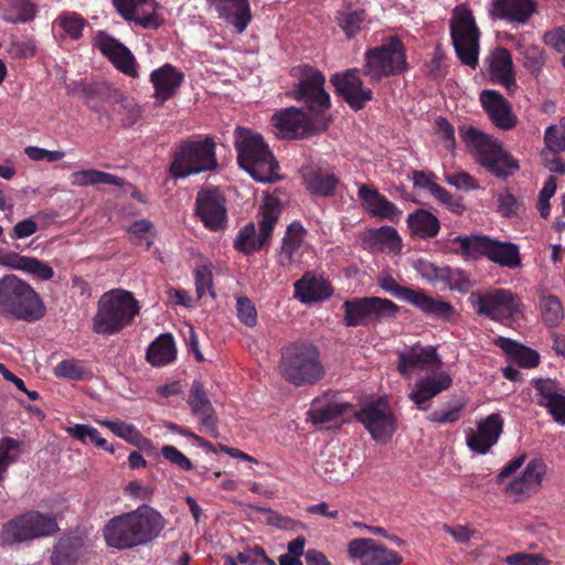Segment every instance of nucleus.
Segmentation results:
<instances>
[{
	"label": "nucleus",
	"mask_w": 565,
	"mask_h": 565,
	"mask_svg": "<svg viewBox=\"0 0 565 565\" xmlns=\"http://www.w3.org/2000/svg\"><path fill=\"white\" fill-rule=\"evenodd\" d=\"M452 384V377L449 373L439 371L429 375L419 377L408 394V398L420 411H426L427 402L447 391Z\"/></svg>",
	"instance_id": "obj_26"
},
{
	"label": "nucleus",
	"mask_w": 565,
	"mask_h": 565,
	"mask_svg": "<svg viewBox=\"0 0 565 565\" xmlns=\"http://www.w3.org/2000/svg\"><path fill=\"white\" fill-rule=\"evenodd\" d=\"M218 18L243 33L252 20L248 0H207Z\"/></svg>",
	"instance_id": "obj_32"
},
{
	"label": "nucleus",
	"mask_w": 565,
	"mask_h": 565,
	"mask_svg": "<svg viewBox=\"0 0 565 565\" xmlns=\"http://www.w3.org/2000/svg\"><path fill=\"white\" fill-rule=\"evenodd\" d=\"M267 244L259 233L256 234L255 224L252 222L243 226L234 239L235 249L246 255L260 250Z\"/></svg>",
	"instance_id": "obj_49"
},
{
	"label": "nucleus",
	"mask_w": 565,
	"mask_h": 565,
	"mask_svg": "<svg viewBox=\"0 0 565 565\" xmlns=\"http://www.w3.org/2000/svg\"><path fill=\"white\" fill-rule=\"evenodd\" d=\"M236 311L238 320L246 327L253 328L257 324V310L249 298L238 296L236 298Z\"/></svg>",
	"instance_id": "obj_59"
},
{
	"label": "nucleus",
	"mask_w": 565,
	"mask_h": 565,
	"mask_svg": "<svg viewBox=\"0 0 565 565\" xmlns=\"http://www.w3.org/2000/svg\"><path fill=\"white\" fill-rule=\"evenodd\" d=\"M315 471L329 482H343L351 475L347 461L342 457L328 451L320 454L315 465Z\"/></svg>",
	"instance_id": "obj_36"
},
{
	"label": "nucleus",
	"mask_w": 565,
	"mask_h": 565,
	"mask_svg": "<svg viewBox=\"0 0 565 565\" xmlns=\"http://www.w3.org/2000/svg\"><path fill=\"white\" fill-rule=\"evenodd\" d=\"M480 103L498 128L509 130L516 125V117L512 113L510 103L497 90H482Z\"/></svg>",
	"instance_id": "obj_29"
},
{
	"label": "nucleus",
	"mask_w": 565,
	"mask_h": 565,
	"mask_svg": "<svg viewBox=\"0 0 565 565\" xmlns=\"http://www.w3.org/2000/svg\"><path fill=\"white\" fill-rule=\"evenodd\" d=\"M140 306L132 292L113 289L103 294L97 302V311L92 320V329L97 334L111 335L128 327L139 315Z\"/></svg>",
	"instance_id": "obj_3"
},
{
	"label": "nucleus",
	"mask_w": 565,
	"mask_h": 565,
	"mask_svg": "<svg viewBox=\"0 0 565 565\" xmlns=\"http://www.w3.org/2000/svg\"><path fill=\"white\" fill-rule=\"evenodd\" d=\"M431 195L445 205L449 211L456 214H462L466 210L462 201L460 199L454 198L446 189L440 186H434V192Z\"/></svg>",
	"instance_id": "obj_61"
},
{
	"label": "nucleus",
	"mask_w": 565,
	"mask_h": 565,
	"mask_svg": "<svg viewBox=\"0 0 565 565\" xmlns=\"http://www.w3.org/2000/svg\"><path fill=\"white\" fill-rule=\"evenodd\" d=\"M491 81L513 92L516 88V79L513 61L510 52L499 47L493 50L486 60Z\"/></svg>",
	"instance_id": "obj_34"
},
{
	"label": "nucleus",
	"mask_w": 565,
	"mask_h": 565,
	"mask_svg": "<svg viewBox=\"0 0 565 565\" xmlns=\"http://www.w3.org/2000/svg\"><path fill=\"white\" fill-rule=\"evenodd\" d=\"M364 58V74L372 83L398 75L407 68L404 45L396 38H390L382 45L367 50Z\"/></svg>",
	"instance_id": "obj_9"
},
{
	"label": "nucleus",
	"mask_w": 565,
	"mask_h": 565,
	"mask_svg": "<svg viewBox=\"0 0 565 565\" xmlns=\"http://www.w3.org/2000/svg\"><path fill=\"white\" fill-rule=\"evenodd\" d=\"M217 167L215 142L211 137H195L181 141L173 150L170 174L183 179L213 171Z\"/></svg>",
	"instance_id": "obj_6"
},
{
	"label": "nucleus",
	"mask_w": 565,
	"mask_h": 565,
	"mask_svg": "<svg viewBox=\"0 0 565 565\" xmlns=\"http://www.w3.org/2000/svg\"><path fill=\"white\" fill-rule=\"evenodd\" d=\"M492 238L488 236H456L452 239L454 244L458 245L455 253L461 255L466 259H478L487 257L491 246Z\"/></svg>",
	"instance_id": "obj_41"
},
{
	"label": "nucleus",
	"mask_w": 565,
	"mask_h": 565,
	"mask_svg": "<svg viewBox=\"0 0 565 565\" xmlns=\"http://www.w3.org/2000/svg\"><path fill=\"white\" fill-rule=\"evenodd\" d=\"M147 361L153 366H163L177 358V348L173 337L169 333L160 334L147 350Z\"/></svg>",
	"instance_id": "obj_39"
},
{
	"label": "nucleus",
	"mask_w": 565,
	"mask_h": 565,
	"mask_svg": "<svg viewBox=\"0 0 565 565\" xmlns=\"http://www.w3.org/2000/svg\"><path fill=\"white\" fill-rule=\"evenodd\" d=\"M188 404L191 407L192 414L201 418V430L216 438L218 436V419L201 382H193Z\"/></svg>",
	"instance_id": "obj_28"
},
{
	"label": "nucleus",
	"mask_w": 565,
	"mask_h": 565,
	"mask_svg": "<svg viewBox=\"0 0 565 565\" xmlns=\"http://www.w3.org/2000/svg\"><path fill=\"white\" fill-rule=\"evenodd\" d=\"M355 416L377 443H386L396 430V419L385 398L369 403Z\"/></svg>",
	"instance_id": "obj_16"
},
{
	"label": "nucleus",
	"mask_w": 565,
	"mask_h": 565,
	"mask_svg": "<svg viewBox=\"0 0 565 565\" xmlns=\"http://www.w3.org/2000/svg\"><path fill=\"white\" fill-rule=\"evenodd\" d=\"M503 419L499 414H491L477 425V429L466 430L467 447L477 455H486L502 434Z\"/></svg>",
	"instance_id": "obj_23"
},
{
	"label": "nucleus",
	"mask_w": 565,
	"mask_h": 565,
	"mask_svg": "<svg viewBox=\"0 0 565 565\" xmlns=\"http://www.w3.org/2000/svg\"><path fill=\"white\" fill-rule=\"evenodd\" d=\"M408 227L420 238H433L440 230L439 220L426 210H417L408 215Z\"/></svg>",
	"instance_id": "obj_43"
},
{
	"label": "nucleus",
	"mask_w": 565,
	"mask_h": 565,
	"mask_svg": "<svg viewBox=\"0 0 565 565\" xmlns=\"http://www.w3.org/2000/svg\"><path fill=\"white\" fill-rule=\"evenodd\" d=\"M36 15V6L32 0H6L3 19L11 23L32 21Z\"/></svg>",
	"instance_id": "obj_47"
},
{
	"label": "nucleus",
	"mask_w": 565,
	"mask_h": 565,
	"mask_svg": "<svg viewBox=\"0 0 565 565\" xmlns=\"http://www.w3.org/2000/svg\"><path fill=\"white\" fill-rule=\"evenodd\" d=\"M516 50L521 55L523 67L534 76L540 75L546 63L545 51L539 45L522 44L521 42L518 43Z\"/></svg>",
	"instance_id": "obj_48"
},
{
	"label": "nucleus",
	"mask_w": 565,
	"mask_h": 565,
	"mask_svg": "<svg viewBox=\"0 0 565 565\" xmlns=\"http://www.w3.org/2000/svg\"><path fill=\"white\" fill-rule=\"evenodd\" d=\"M358 196L363 207L374 217L395 222L402 215V211L373 186L360 184Z\"/></svg>",
	"instance_id": "obj_33"
},
{
	"label": "nucleus",
	"mask_w": 565,
	"mask_h": 565,
	"mask_svg": "<svg viewBox=\"0 0 565 565\" xmlns=\"http://www.w3.org/2000/svg\"><path fill=\"white\" fill-rule=\"evenodd\" d=\"M65 431L82 443H86V440L88 439L96 447L105 448L110 454L115 451L114 447L108 446L106 439L100 437L99 431L89 425L76 424L74 426L66 427Z\"/></svg>",
	"instance_id": "obj_54"
},
{
	"label": "nucleus",
	"mask_w": 565,
	"mask_h": 565,
	"mask_svg": "<svg viewBox=\"0 0 565 565\" xmlns=\"http://www.w3.org/2000/svg\"><path fill=\"white\" fill-rule=\"evenodd\" d=\"M306 234L307 231L298 222H294L287 227L281 247L277 255L278 264L280 266L289 267L294 263L295 255L302 245Z\"/></svg>",
	"instance_id": "obj_37"
},
{
	"label": "nucleus",
	"mask_w": 565,
	"mask_h": 565,
	"mask_svg": "<svg viewBox=\"0 0 565 565\" xmlns=\"http://www.w3.org/2000/svg\"><path fill=\"white\" fill-rule=\"evenodd\" d=\"M509 565H550V561L537 554L515 553L507 556Z\"/></svg>",
	"instance_id": "obj_64"
},
{
	"label": "nucleus",
	"mask_w": 565,
	"mask_h": 565,
	"mask_svg": "<svg viewBox=\"0 0 565 565\" xmlns=\"http://www.w3.org/2000/svg\"><path fill=\"white\" fill-rule=\"evenodd\" d=\"M497 343L511 356V359L524 367H534L540 362V355L536 351L518 342L507 338H499Z\"/></svg>",
	"instance_id": "obj_46"
},
{
	"label": "nucleus",
	"mask_w": 565,
	"mask_h": 565,
	"mask_svg": "<svg viewBox=\"0 0 565 565\" xmlns=\"http://www.w3.org/2000/svg\"><path fill=\"white\" fill-rule=\"evenodd\" d=\"M57 530L54 516L30 511L7 522L0 531V540L4 544L19 543L52 535Z\"/></svg>",
	"instance_id": "obj_11"
},
{
	"label": "nucleus",
	"mask_w": 565,
	"mask_h": 565,
	"mask_svg": "<svg viewBox=\"0 0 565 565\" xmlns=\"http://www.w3.org/2000/svg\"><path fill=\"white\" fill-rule=\"evenodd\" d=\"M183 82L184 74L169 63L153 70L150 74V83L153 86L152 98L154 104L161 106L173 98Z\"/></svg>",
	"instance_id": "obj_25"
},
{
	"label": "nucleus",
	"mask_w": 565,
	"mask_h": 565,
	"mask_svg": "<svg viewBox=\"0 0 565 565\" xmlns=\"http://www.w3.org/2000/svg\"><path fill=\"white\" fill-rule=\"evenodd\" d=\"M469 302L477 315L495 321L512 319L522 312L521 299L508 289L475 291Z\"/></svg>",
	"instance_id": "obj_12"
},
{
	"label": "nucleus",
	"mask_w": 565,
	"mask_h": 565,
	"mask_svg": "<svg viewBox=\"0 0 565 565\" xmlns=\"http://www.w3.org/2000/svg\"><path fill=\"white\" fill-rule=\"evenodd\" d=\"M462 405H448L443 409L430 413L427 419L431 423L451 424L459 420Z\"/></svg>",
	"instance_id": "obj_62"
},
{
	"label": "nucleus",
	"mask_w": 565,
	"mask_h": 565,
	"mask_svg": "<svg viewBox=\"0 0 565 565\" xmlns=\"http://www.w3.org/2000/svg\"><path fill=\"white\" fill-rule=\"evenodd\" d=\"M303 180L307 189L312 194L322 196L333 195L339 183V179L333 173L321 170L309 171L303 175Z\"/></svg>",
	"instance_id": "obj_44"
},
{
	"label": "nucleus",
	"mask_w": 565,
	"mask_h": 565,
	"mask_svg": "<svg viewBox=\"0 0 565 565\" xmlns=\"http://www.w3.org/2000/svg\"><path fill=\"white\" fill-rule=\"evenodd\" d=\"M545 472L546 465L543 460H530L523 472L507 484V493L515 497L532 495L541 488Z\"/></svg>",
	"instance_id": "obj_30"
},
{
	"label": "nucleus",
	"mask_w": 565,
	"mask_h": 565,
	"mask_svg": "<svg viewBox=\"0 0 565 565\" xmlns=\"http://www.w3.org/2000/svg\"><path fill=\"white\" fill-rule=\"evenodd\" d=\"M196 214L211 231H222L227 225L225 199L217 189H202L196 195Z\"/></svg>",
	"instance_id": "obj_18"
},
{
	"label": "nucleus",
	"mask_w": 565,
	"mask_h": 565,
	"mask_svg": "<svg viewBox=\"0 0 565 565\" xmlns=\"http://www.w3.org/2000/svg\"><path fill=\"white\" fill-rule=\"evenodd\" d=\"M348 553L361 565H401L403 557L397 552L379 544L373 539H354L348 545Z\"/></svg>",
	"instance_id": "obj_20"
},
{
	"label": "nucleus",
	"mask_w": 565,
	"mask_h": 565,
	"mask_svg": "<svg viewBox=\"0 0 565 565\" xmlns=\"http://www.w3.org/2000/svg\"><path fill=\"white\" fill-rule=\"evenodd\" d=\"M86 25L87 21L81 14L73 11H64L54 20V26H58L62 30L61 36L73 41H77L83 36Z\"/></svg>",
	"instance_id": "obj_45"
},
{
	"label": "nucleus",
	"mask_w": 565,
	"mask_h": 565,
	"mask_svg": "<svg viewBox=\"0 0 565 565\" xmlns=\"http://www.w3.org/2000/svg\"><path fill=\"white\" fill-rule=\"evenodd\" d=\"M99 425L108 428L113 434H115L117 437L124 439L125 441L134 445L138 435L140 434L139 429L129 423L118 420H106V419H97L96 420Z\"/></svg>",
	"instance_id": "obj_56"
},
{
	"label": "nucleus",
	"mask_w": 565,
	"mask_h": 565,
	"mask_svg": "<svg viewBox=\"0 0 565 565\" xmlns=\"http://www.w3.org/2000/svg\"><path fill=\"white\" fill-rule=\"evenodd\" d=\"M163 516L149 505H141L108 521L103 530L107 545L130 548L156 539L164 529Z\"/></svg>",
	"instance_id": "obj_1"
},
{
	"label": "nucleus",
	"mask_w": 565,
	"mask_h": 565,
	"mask_svg": "<svg viewBox=\"0 0 565 565\" xmlns=\"http://www.w3.org/2000/svg\"><path fill=\"white\" fill-rule=\"evenodd\" d=\"M330 285L312 273H306L295 282V297L303 303L315 302L331 296Z\"/></svg>",
	"instance_id": "obj_35"
},
{
	"label": "nucleus",
	"mask_w": 565,
	"mask_h": 565,
	"mask_svg": "<svg viewBox=\"0 0 565 565\" xmlns=\"http://www.w3.org/2000/svg\"><path fill=\"white\" fill-rule=\"evenodd\" d=\"M52 565H74L75 563V551L71 540L61 539L52 553L51 556Z\"/></svg>",
	"instance_id": "obj_58"
},
{
	"label": "nucleus",
	"mask_w": 565,
	"mask_h": 565,
	"mask_svg": "<svg viewBox=\"0 0 565 565\" xmlns=\"http://www.w3.org/2000/svg\"><path fill=\"white\" fill-rule=\"evenodd\" d=\"M94 45L118 71L132 78L139 76L135 56L118 40L108 35L105 31H98L94 38Z\"/></svg>",
	"instance_id": "obj_21"
},
{
	"label": "nucleus",
	"mask_w": 565,
	"mask_h": 565,
	"mask_svg": "<svg viewBox=\"0 0 565 565\" xmlns=\"http://www.w3.org/2000/svg\"><path fill=\"white\" fill-rule=\"evenodd\" d=\"M118 13L146 30H157L163 24L159 4L154 0H113Z\"/></svg>",
	"instance_id": "obj_19"
},
{
	"label": "nucleus",
	"mask_w": 565,
	"mask_h": 565,
	"mask_svg": "<svg viewBox=\"0 0 565 565\" xmlns=\"http://www.w3.org/2000/svg\"><path fill=\"white\" fill-rule=\"evenodd\" d=\"M259 213L262 216L259 221V234L262 238L266 239L268 243L280 213L278 200L274 196H266Z\"/></svg>",
	"instance_id": "obj_50"
},
{
	"label": "nucleus",
	"mask_w": 565,
	"mask_h": 565,
	"mask_svg": "<svg viewBox=\"0 0 565 565\" xmlns=\"http://www.w3.org/2000/svg\"><path fill=\"white\" fill-rule=\"evenodd\" d=\"M349 407L348 403L324 396L313 401L309 415L315 424H324L342 417Z\"/></svg>",
	"instance_id": "obj_38"
},
{
	"label": "nucleus",
	"mask_w": 565,
	"mask_h": 565,
	"mask_svg": "<svg viewBox=\"0 0 565 565\" xmlns=\"http://www.w3.org/2000/svg\"><path fill=\"white\" fill-rule=\"evenodd\" d=\"M363 11H343L339 13L338 21L341 29L345 32L348 38H353L361 29L364 22Z\"/></svg>",
	"instance_id": "obj_57"
},
{
	"label": "nucleus",
	"mask_w": 565,
	"mask_h": 565,
	"mask_svg": "<svg viewBox=\"0 0 565 565\" xmlns=\"http://www.w3.org/2000/svg\"><path fill=\"white\" fill-rule=\"evenodd\" d=\"M53 374L56 377L70 381H79L90 375L89 369L83 361L67 359L61 361L54 369Z\"/></svg>",
	"instance_id": "obj_53"
},
{
	"label": "nucleus",
	"mask_w": 565,
	"mask_h": 565,
	"mask_svg": "<svg viewBox=\"0 0 565 565\" xmlns=\"http://www.w3.org/2000/svg\"><path fill=\"white\" fill-rule=\"evenodd\" d=\"M234 146L239 167L254 180L271 183L279 179V164L260 134L238 126L234 131Z\"/></svg>",
	"instance_id": "obj_2"
},
{
	"label": "nucleus",
	"mask_w": 565,
	"mask_h": 565,
	"mask_svg": "<svg viewBox=\"0 0 565 565\" xmlns=\"http://www.w3.org/2000/svg\"><path fill=\"white\" fill-rule=\"evenodd\" d=\"M279 370L295 385L313 384L324 374L317 348L308 343L287 347L282 352Z\"/></svg>",
	"instance_id": "obj_7"
},
{
	"label": "nucleus",
	"mask_w": 565,
	"mask_h": 565,
	"mask_svg": "<svg viewBox=\"0 0 565 565\" xmlns=\"http://www.w3.org/2000/svg\"><path fill=\"white\" fill-rule=\"evenodd\" d=\"M379 284L385 291L413 305L428 316L449 319L456 313L455 308L449 302L433 298L420 289L415 290L407 287H401L388 274H382L379 277Z\"/></svg>",
	"instance_id": "obj_13"
},
{
	"label": "nucleus",
	"mask_w": 565,
	"mask_h": 565,
	"mask_svg": "<svg viewBox=\"0 0 565 565\" xmlns=\"http://www.w3.org/2000/svg\"><path fill=\"white\" fill-rule=\"evenodd\" d=\"M537 392V404L545 407L553 419L565 426V390L556 381L540 379L534 381Z\"/></svg>",
	"instance_id": "obj_27"
},
{
	"label": "nucleus",
	"mask_w": 565,
	"mask_h": 565,
	"mask_svg": "<svg viewBox=\"0 0 565 565\" xmlns=\"http://www.w3.org/2000/svg\"><path fill=\"white\" fill-rule=\"evenodd\" d=\"M22 452V443L11 437L0 439V482L8 468L18 461Z\"/></svg>",
	"instance_id": "obj_52"
},
{
	"label": "nucleus",
	"mask_w": 565,
	"mask_h": 565,
	"mask_svg": "<svg viewBox=\"0 0 565 565\" xmlns=\"http://www.w3.org/2000/svg\"><path fill=\"white\" fill-rule=\"evenodd\" d=\"M544 141L546 148L554 153L565 151V135L562 134L555 125H551L546 128Z\"/></svg>",
	"instance_id": "obj_63"
},
{
	"label": "nucleus",
	"mask_w": 565,
	"mask_h": 565,
	"mask_svg": "<svg viewBox=\"0 0 565 565\" xmlns=\"http://www.w3.org/2000/svg\"><path fill=\"white\" fill-rule=\"evenodd\" d=\"M294 72L299 79L294 97L303 100L315 115H326L330 107V96L324 89L323 74L308 65L299 66Z\"/></svg>",
	"instance_id": "obj_14"
},
{
	"label": "nucleus",
	"mask_w": 565,
	"mask_h": 565,
	"mask_svg": "<svg viewBox=\"0 0 565 565\" xmlns=\"http://www.w3.org/2000/svg\"><path fill=\"white\" fill-rule=\"evenodd\" d=\"M450 36L461 64L475 70L479 63L480 31L472 12L463 6H458L452 11Z\"/></svg>",
	"instance_id": "obj_8"
},
{
	"label": "nucleus",
	"mask_w": 565,
	"mask_h": 565,
	"mask_svg": "<svg viewBox=\"0 0 565 565\" xmlns=\"http://www.w3.org/2000/svg\"><path fill=\"white\" fill-rule=\"evenodd\" d=\"M459 135L476 161L491 174L507 178L519 169L518 161L493 137L471 126H461Z\"/></svg>",
	"instance_id": "obj_5"
},
{
	"label": "nucleus",
	"mask_w": 565,
	"mask_h": 565,
	"mask_svg": "<svg viewBox=\"0 0 565 565\" xmlns=\"http://www.w3.org/2000/svg\"><path fill=\"white\" fill-rule=\"evenodd\" d=\"M397 371L404 377H412L416 371L439 370L441 359L433 345L416 343L397 352Z\"/></svg>",
	"instance_id": "obj_17"
},
{
	"label": "nucleus",
	"mask_w": 565,
	"mask_h": 565,
	"mask_svg": "<svg viewBox=\"0 0 565 565\" xmlns=\"http://www.w3.org/2000/svg\"><path fill=\"white\" fill-rule=\"evenodd\" d=\"M195 291L199 299L205 295L214 297L212 271L207 266L196 267L194 270Z\"/></svg>",
	"instance_id": "obj_60"
},
{
	"label": "nucleus",
	"mask_w": 565,
	"mask_h": 565,
	"mask_svg": "<svg viewBox=\"0 0 565 565\" xmlns=\"http://www.w3.org/2000/svg\"><path fill=\"white\" fill-rule=\"evenodd\" d=\"M330 121L327 115L310 116L295 107L281 109L271 117L274 132L281 139H298L323 131Z\"/></svg>",
	"instance_id": "obj_10"
},
{
	"label": "nucleus",
	"mask_w": 565,
	"mask_h": 565,
	"mask_svg": "<svg viewBox=\"0 0 565 565\" xmlns=\"http://www.w3.org/2000/svg\"><path fill=\"white\" fill-rule=\"evenodd\" d=\"M541 317L548 328H556L564 319V309L559 299L554 295H543L540 300Z\"/></svg>",
	"instance_id": "obj_51"
},
{
	"label": "nucleus",
	"mask_w": 565,
	"mask_h": 565,
	"mask_svg": "<svg viewBox=\"0 0 565 565\" xmlns=\"http://www.w3.org/2000/svg\"><path fill=\"white\" fill-rule=\"evenodd\" d=\"M70 182L75 186H88L98 184L122 186L125 183L124 180L118 175L92 168L72 172L70 174Z\"/></svg>",
	"instance_id": "obj_42"
},
{
	"label": "nucleus",
	"mask_w": 565,
	"mask_h": 565,
	"mask_svg": "<svg viewBox=\"0 0 565 565\" xmlns=\"http://www.w3.org/2000/svg\"><path fill=\"white\" fill-rule=\"evenodd\" d=\"M534 0H492L490 14L513 25H523L534 13Z\"/></svg>",
	"instance_id": "obj_31"
},
{
	"label": "nucleus",
	"mask_w": 565,
	"mask_h": 565,
	"mask_svg": "<svg viewBox=\"0 0 565 565\" xmlns=\"http://www.w3.org/2000/svg\"><path fill=\"white\" fill-rule=\"evenodd\" d=\"M343 308V322L347 327L366 326L373 321L394 318L398 312V307L393 301L379 297L347 300Z\"/></svg>",
	"instance_id": "obj_15"
},
{
	"label": "nucleus",
	"mask_w": 565,
	"mask_h": 565,
	"mask_svg": "<svg viewBox=\"0 0 565 565\" xmlns=\"http://www.w3.org/2000/svg\"><path fill=\"white\" fill-rule=\"evenodd\" d=\"M417 273L427 281L441 282L451 290L467 292L471 286L469 277L462 269L449 266H437L427 260H417L414 265Z\"/></svg>",
	"instance_id": "obj_24"
},
{
	"label": "nucleus",
	"mask_w": 565,
	"mask_h": 565,
	"mask_svg": "<svg viewBox=\"0 0 565 565\" xmlns=\"http://www.w3.org/2000/svg\"><path fill=\"white\" fill-rule=\"evenodd\" d=\"M331 82L337 93L354 110L362 109L373 97L372 90L364 87L360 77V71L356 68L349 70L341 74H334Z\"/></svg>",
	"instance_id": "obj_22"
},
{
	"label": "nucleus",
	"mask_w": 565,
	"mask_h": 565,
	"mask_svg": "<svg viewBox=\"0 0 565 565\" xmlns=\"http://www.w3.org/2000/svg\"><path fill=\"white\" fill-rule=\"evenodd\" d=\"M45 311L44 302L30 284L15 275L0 278V316L33 322Z\"/></svg>",
	"instance_id": "obj_4"
},
{
	"label": "nucleus",
	"mask_w": 565,
	"mask_h": 565,
	"mask_svg": "<svg viewBox=\"0 0 565 565\" xmlns=\"http://www.w3.org/2000/svg\"><path fill=\"white\" fill-rule=\"evenodd\" d=\"M374 245L379 249H386L397 254L402 249V239L395 228L383 226L374 231Z\"/></svg>",
	"instance_id": "obj_55"
},
{
	"label": "nucleus",
	"mask_w": 565,
	"mask_h": 565,
	"mask_svg": "<svg viewBox=\"0 0 565 565\" xmlns=\"http://www.w3.org/2000/svg\"><path fill=\"white\" fill-rule=\"evenodd\" d=\"M487 258L511 269L519 268L522 265L519 247L510 242L492 239Z\"/></svg>",
	"instance_id": "obj_40"
}]
</instances>
